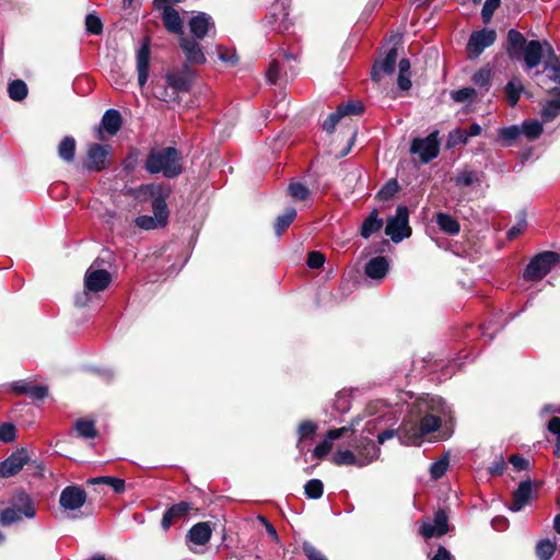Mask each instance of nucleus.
I'll list each match as a JSON object with an SVG mask.
<instances>
[{
	"instance_id": "nucleus-28",
	"label": "nucleus",
	"mask_w": 560,
	"mask_h": 560,
	"mask_svg": "<svg viewBox=\"0 0 560 560\" xmlns=\"http://www.w3.org/2000/svg\"><path fill=\"white\" fill-rule=\"evenodd\" d=\"M544 56L542 45L539 40H529L522 55L527 70L536 68Z\"/></svg>"
},
{
	"instance_id": "nucleus-14",
	"label": "nucleus",
	"mask_w": 560,
	"mask_h": 560,
	"mask_svg": "<svg viewBox=\"0 0 560 560\" xmlns=\"http://www.w3.org/2000/svg\"><path fill=\"white\" fill-rule=\"evenodd\" d=\"M30 457L25 450L12 453L0 463V478H9L19 474Z\"/></svg>"
},
{
	"instance_id": "nucleus-21",
	"label": "nucleus",
	"mask_w": 560,
	"mask_h": 560,
	"mask_svg": "<svg viewBox=\"0 0 560 560\" xmlns=\"http://www.w3.org/2000/svg\"><path fill=\"white\" fill-rule=\"evenodd\" d=\"M138 84L143 88L149 78L150 47L147 42L142 43L136 54Z\"/></svg>"
},
{
	"instance_id": "nucleus-5",
	"label": "nucleus",
	"mask_w": 560,
	"mask_h": 560,
	"mask_svg": "<svg viewBox=\"0 0 560 560\" xmlns=\"http://www.w3.org/2000/svg\"><path fill=\"white\" fill-rule=\"evenodd\" d=\"M104 259L97 258L88 268L84 275V290L74 298L77 306L83 307L91 301L93 293H98L108 288L112 282V275L101 268Z\"/></svg>"
},
{
	"instance_id": "nucleus-64",
	"label": "nucleus",
	"mask_w": 560,
	"mask_h": 560,
	"mask_svg": "<svg viewBox=\"0 0 560 560\" xmlns=\"http://www.w3.org/2000/svg\"><path fill=\"white\" fill-rule=\"evenodd\" d=\"M548 430L556 435V445L560 444V418L553 417L548 422Z\"/></svg>"
},
{
	"instance_id": "nucleus-18",
	"label": "nucleus",
	"mask_w": 560,
	"mask_h": 560,
	"mask_svg": "<svg viewBox=\"0 0 560 560\" xmlns=\"http://www.w3.org/2000/svg\"><path fill=\"white\" fill-rule=\"evenodd\" d=\"M179 46L187 62L196 65H202L206 62V56L196 38L182 36L179 39Z\"/></svg>"
},
{
	"instance_id": "nucleus-48",
	"label": "nucleus",
	"mask_w": 560,
	"mask_h": 560,
	"mask_svg": "<svg viewBox=\"0 0 560 560\" xmlns=\"http://www.w3.org/2000/svg\"><path fill=\"white\" fill-rule=\"evenodd\" d=\"M290 196L299 201L305 200L310 196V189L302 183H291L288 187Z\"/></svg>"
},
{
	"instance_id": "nucleus-30",
	"label": "nucleus",
	"mask_w": 560,
	"mask_h": 560,
	"mask_svg": "<svg viewBox=\"0 0 560 560\" xmlns=\"http://www.w3.org/2000/svg\"><path fill=\"white\" fill-rule=\"evenodd\" d=\"M162 20L165 28L173 34L183 35V22L177 10L165 5L162 9Z\"/></svg>"
},
{
	"instance_id": "nucleus-32",
	"label": "nucleus",
	"mask_w": 560,
	"mask_h": 560,
	"mask_svg": "<svg viewBox=\"0 0 560 560\" xmlns=\"http://www.w3.org/2000/svg\"><path fill=\"white\" fill-rule=\"evenodd\" d=\"M334 464L338 466L352 465L357 467H364L369 465V459H359L355 452L349 450H339L332 455Z\"/></svg>"
},
{
	"instance_id": "nucleus-9",
	"label": "nucleus",
	"mask_w": 560,
	"mask_h": 560,
	"mask_svg": "<svg viewBox=\"0 0 560 560\" xmlns=\"http://www.w3.org/2000/svg\"><path fill=\"white\" fill-rule=\"evenodd\" d=\"M438 135V131H433L425 138L413 139L410 152L418 155L423 163H429L438 156L440 151Z\"/></svg>"
},
{
	"instance_id": "nucleus-35",
	"label": "nucleus",
	"mask_w": 560,
	"mask_h": 560,
	"mask_svg": "<svg viewBox=\"0 0 560 560\" xmlns=\"http://www.w3.org/2000/svg\"><path fill=\"white\" fill-rule=\"evenodd\" d=\"M383 226V220L378 218L377 210H373L363 221L360 234L364 238H369Z\"/></svg>"
},
{
	"instance_id": "nucleus-47",
	"label": "nucleus",
	"mask_w": 560,
	"mask_h": 560,
	"mask_svg": "<svg viewBox=\"0 0 560 560\" xmlns=\"http://www.w3.org/2000/svg\"><path fill=\"white\" fill-rule=\"evenodd\" d=\"M491 69L482 68L474 73L471 81L475 85L485 89L486 91L490 88Z\"/></svg>"
},
{
	"instance_id": "nucleus-6",
	"label": "nucleus",
	"mask_w": 560,
	"mask_h": 560,
	"mask_svg": "<svg viewBox=\"0 0 560 560\" xmlns=\"http://www.w3.org/2000/svg\"><path fill=\"white\" fill-rule=\"evenodd\" d=\"M559 261V255L555 252H542L536 255L526 266L523 277L527 281H537L547 276Z\"/></svg>"
},
{
	"instance_id": "nucleus-22",
	"label": "nucleus",
	"mask_w": 560,
	"mask_h": 560,
	"mask_svg": "<svg viewBox=\"0 0 560 560\" xmlns=\"http://www.w3.org/2000/svg\"><path fill=\"white\" fill-rule=\"evenodd\" d=\"M354 450L359 459H369V465L376 460L381 453L375 442L363 435H361L354 444Z\"/></svg>"
},
{
	"instance_id": "nucleus-50",
	"label": "nucleus",
	"mask_w": 560,
	"mask_h": 560,
	"mask_svg": "<svg viewBox=\"0 0 560 560\" xmlns=\"http://www.w3.org/2000/svg\"><path fill=\"white\" fill-rule=\"evenodd\" d=\"M452 100L456 103L470 102L477 96L474 88H463L451 93Z\"/></svg>"
},
{
	"instance_id": "nucleus-63",
	"label": "nucleus",
	"mask_w": 560,
	"mask_h": 560,
	"mask_svg": "<svg viewBox=\"0 0 560 560\" xmlns=\"http://www.w3.org/2000/svg\"><path fill=\"white\" fill-rule=\"evenodd\" d=\"M325 262V256L319 252H311L307 257V266L312 269L320 268Z\"/></svg>"
},
{
	"instance_id": "nucleus-11",
	"label": "nucleus",
	"mask_w": 560,
	"mask_h": 560,
	"mask_svg": "<svg viewBox=\"0 0 560 560\" xmlns=\"http://www.w3.org/2000/svg\"><path fill=\"white\" fill-rule=\"evenodd\" d=\"M153 215H139L136 219V225L142 230H154L159 228H164L167 224L168 220V209L167 205H162L158 202L152 207Z\"/></svg>"
},
{
	"instance_id": "nucleus-1",
	"label": "nucleus",
	"mask_w": 560,
	"mask_h": 560,
	"mask_svg": "<svg viewBox=\"0 0 560 560\" xmlns=\"http://www.w3.org/2000/svg\"><path fill=\"white\" fill-rule=\"evenodd\" d=\"M411 417L417 421L411 428V442L436 431L441 423L452 418V410L445 400L439 396L424 394L417 398L410 409Z\"/></svg>"
},
{
	"instance_id": "nucleus-2",
	"label": "nucleus",
	"mask_w": 560,
	"mask_h": 560,
	"mask_svg": "<svg viewBox=\"0 0 560 560\" xmlns=\"http://www.w3.org/2000/svg\"><path fill=\"white\" fill-rule=\"evenodd\" d=\"M196 71L188 65L168 70L165 75V84L154 86V95L166 103L176 102L178 95L190 91Z\"/></svg>"
},
{
	"instance_id": "nucleus-62",
	"label": "nucleus",
	"mask_w": 560,
	"mask_h": 560,
	"mask_svg": "<svg viewBox=\"0 0 560 560\" xmlns=\"http://www.w3.org/2000/svg\"><path fill=\"white\" fill-rule=\"evenodd\" d=\"M527 222L524 217L518 219L515 225H513L511 229H509L506 236L509 240H513L517 237L520 234H522L526 229Z\"/></svg>"
},
{
	"instance_id": "nucleus-45",
	"label": "nucleus",
	"mask_w": 560,
	"mask_h": 560,
	"mask_svg": "<svg viewBox=\"0 0 560 560\" xmlns=\"http://www.w3.org/2000/svg\"><path fill=\"white\" fill-rule=\"evenodd\" d=\"M304 493L308 499L317 500L324 493V485L319 479H311L304 486Z\"/></svg>"
},
{
	"instance_id": "nucleus-8",
	"label": "nucleus",
	"mask_w": 560,
	"mask_h": 560,
	"mask_svg": "<svg viewBox=\"0 0 560 560\" xmlns=\"http://www.w3.org/2000/svg\"><path fill=\"white\" fill-rule=\"evenodd\" d=\"M497 32L492 28H482L470 34L466 50L469 59L478 58L486 48L494 44Z\"/></svg>"
},
{
	"instance_id": "nucleus-3",
	"label": "nucleus",
	"mask_w": 560,
	"mask_h": 560,
	"mask_svg": "<svg viewBox=\"0 0 560 560\" xmlns=\"http://www.w3.org/2000/svg\"><path fill=\"white\" fill-rule=\"evenodd\" d=\"M143 167L151 175L161 173L166 178H175L183 173L182 154L174 147L151 149Z\"/></svg>"
},
{
	"instance_id": "nucleus-33",
	"label": "nucleus",
	"mask_w": 560,
	"mask_h": 560,
	"mask_svg": "<svg viewBox=\"0 0 560 560\" xmlns=\"http://www.w3.org/2000/svg\"><path fill=\"white\" fill-rule=\"evenodd\" d=\"M121 115L117 109H107L102 117V126L110 136L116 135L121 127Z\"/></svg>"
},
{
	"instance_id": "nucleus-4",
	"label": "nucleus",
	"mask_w": 560,
	"mask_h": 560,
	"mask_svg": "<svg viewBox=\"0 0 560 560\" xmlns=\"http://www.w3.org/2000/svg\"><path fill=\"white\" fill-rule=\"evenodd\" d=\"M36 513L33 498L24 490L16 489L8 499L7 506L0 512V524L8 527L25 518L32 520Z\"/></svg>"
},
{
	"instance_id": "nucleus-12",
	"label": "nucleus",
	"mask_w": 560,
	"mask_h": 560,
	"mask_svg": "<svg viewBox=\"0 0 560 560\" xmlns=\"http://www.w3.org/2000/svg\"><path fill=\"white\" fill-rule=\"evenodd\" d=\"M85 501L86 492L79 486H67L60 492L59 504L66 511H77L84 505Z\"/></svg>"
},
{
	"instance_id": "nucleus-46",
	"label": "nucleus",
	"mask_w": 560,
	"mask_h": 560,
	"mask_svg": "<svg viewBox=\"0 0 560 560\" xmlns=\"http://www.w3.org/2000/svg\"><path fill=\"white\" fill-rule=\"evenodd\" d=\"M399 185L397 179L392 178L387 180L383 187L377 191L376 197L380 200L387 201L392 199L398 191Z\"/></svg>"
},
{
	"instance_id": "nucleus-57",
	"label": "nucleus",
	"mask_w": 560,
	"mask_h": 560,
	"mask_svg": "<svg viewBox=\"0 0 560 560\" xmlns=\"http://www.w3.org/2000/svg\"><path fill=\"white\" fill-rule=\"evenodd\" d=\"M302 550L308 560H327V558L308 541H303Z\"/></svg>"
},
{
	"instance_id": "nucleus-36",
	"label": "nucleus",
	"mask_w": 560,
	"mask_h": 560,
	"mask_svg": "<svg viewBox=\"0 0 560 560\" xmlns=\"http://www.w3.org/2000/svg\"><path fill=\"white\" fill-rule=\"evenodd\" d=\"M317 430H318V425L313 420H304V421L300 422V424L298 425V429H296V434H298L296 447L302 450L303 442L307 439H313V436L316 434Z\"/></svg>"
},
{
	"instance_id": "nucleus-38",
	"label": "nucleus",
	"mask_w": 560,
	"mask_h": 560,
	"mask_svg": "<svg viewBox=\"0 0 560 560\" xmlns=\"http://www.w3.org/2000/svg\"><path fill=\"white\" fill-rule=\"evenodd\" d=\"M508 102L511 106H515L524 91V86L518 78H512L504 88Z\"/></svg>"
},
{
	"instance_id": "nucleus-61",
	"label": "nucleus",
	"mask_w": 560,
	"mask_h": 560,
	"mask_svg": "<svg viewBox=\"0 0 560 560\" xmlns=\"http://www.w3.org/2000/svg\"><path fill=\"white\" fill-rule=\"evenodd\" d=\"M475 180V173L471 171H465L456 176L455 184L456 186L470 187Z\"/></svg>"
},
{
	"instance_id": "nucleus-27",
	"label": "nucleus",
	"mask_w": 560,
	"mask_h": 560,
	"mask_svg": "<svg viewBox=\"0 0 560 560\" xmlns=\"http://www.w3.org/2000/svg\"><path fill=\"white\" fill-rule=\"evenodd\" d=\"M389 269L388 260L384 256L371 258L364 267L365 275L374 280H382L386 277Z\"/></svg>"
},
{
	"instance_id": "nucleus-60",
	"label": "nucleus",
	"mask_w": 560,
	"mask_h": 560,
	"mask_svg": "<svg viewBox=\"0 0 560 560\" xmlns=\"http://www.w3.org/2000/svg\"><path fill=\"white\" fill-rule=\"evenodd\" d=\"M138 164V151L130 152L122 162L124 171L129 175L132 174Z\"/></svg>"
},
{
	"instance_id": "nucleus-26",
	"label": "nucleus",
	"mask_w": 560,
	"mask_h": 560,
	"mask_svg": "<svg viewBox=\"0 0 560 560\" xmlns=\"http://www.w3.org/2000/svg\"><path fill=\"white\" fill-rule=\"evenodd\" d=\"M191 509V504L186 501L173 504L163 514L161 521L162 528L167 530L175 521L184 517Z\"/></svg>"
},
{
	"instance_id": "nucleus-55",
	"label": "nucleus",
	"mask_w": 560,
	"mask_h": 560,
	"mask_svg": "<svg viewBox=\"0 0 560 560\" xmlns=\"http://www.w3.org/2000/svg\"><path fill=\"white\" fill-rule=\"evenodd\" d=\"M337 108L338 110H341V115L345 117L362 113L363 105L361 102L349 101L347 103H341Z\"/></svg>"
},
{
	"instance_id": "nucleus-51",
	"label": "nucleus",
	"mask_w": 560,
	"mask_h": 560,
	"mask_svg": "<svg viewBox=\"0 0 560 560\" xmlns=\"http://www.w3.org/2000/svg\"><path fill=\"white\" fill-rule=\"evenodd\" d=\"M468 141V138L466 136V132L464 129L456 128L450 131L447 137L446 145L447 148H454L459 144H466Z\"/></svg>"
},
{
	"instance_id": "nucleus-16",
	"label": "nucleus",
	"mask_w": 560,
	"mask_h": 560,
	"mask_svg": "<svg viewBox=\"0 0 560 560\" xmlns=\"http://www.w3.org/2000/svg\"><path fill=\"white\" fill-rule=\"evenodd\" d=\"M188 26L194 38L203 39L210 31L214 30V21L208 13L197 12L190 19Z\"/></svg>"
},
{
	"instance_id": "nucleus-24",
	"label": "nucleus",
	"mask_w": 560,
	"mask_h": 560,
	"mask_svg": "<svg viewBox=\"0 0 560 560\" xmlns=\"http://www.w3.org/2000/svg\"><path fill=\"white\" fill-rule=\"evenodd\" d=\"M548 93L551 97L545 103L540 113L544 122L552 121L560 114V88H550Z\"/></svg>"
},
{
	"instance_id": "nucleus-7",
	"label": "nucleus",
	"mask_w": 560,
	"mask_h": 560,
	"mask_svg": "<svg viewBox=\"0 0 560 560\" xmlns=\"http://www.w3.org/2000/svg\"><path fill=\"white\" fill-rule=\"evenodd\" d=\"M385 234L388 235L394 243H399L410 236L409 211L406 206H398L395 214L387 219Z\"/></svg>"
},
{
	"instance_id": "nucleus-44",
	"label": "nucleus",
	"mask_w": 560,
	"mask_h": 560,
	"mask_svg": "<svg viewBox=\"0 0 560 560\" xmlns=\"http://www.w3.org/2000/svg\"><path fill=\"white\" fill-rule=\"evenodd\" d=\"M556 551V545L549 539H542L537 542L536 555L539 560H550Z\"/></svg>"
},
{
	"instance_id": "nucleus-40",
	"label": "nucleus",
	"mask_w": 560,
	"mask_h": 560,
	"mask_svg": "<svg viewBox=\"0 0 560 560\" xmlns=\"http://www.w3.org/2000/svg\"><path fill=\"white\" fill-rule=\"evenodd\" d=\"M74 429L82 439H94L97 436L95 423L92 420L79 419L75 421Z\"/></svg>"
},
{
	"instance_id": "nucleus-42",
	"label": "nucleus",
	"mask_w": 560,
	"mask_h": 560,
	"mask_svg": "<svg viewBox=\"0 0 560 560\" xmlns=\"http://www.w3.org/2000/svg\"><path fill=\"white\" fill-rule=\"evenodd\" d=\"M91 485H101L104 483L106 486H110L116 493H122L126 489L125 480L110 476H102L95 477L89 480Z\"/></svg>"
},
{
	"instance_id": "nucleus-13",
	"label": "nucleus",
	"mask_w": 560,
	"mask_h": 560,
	"mask_svg": "<svg viewBox=\"0 0 560 560\" xmlns=\"http://www.w3.org/2000/svg\"><path fill=\"white\" fill-rule=\"evenodd\" d=\"M171 186L160 183H150V184H143L139 186L137 189V197L152 199V207L156 205L158 202H161L162 205H166V199L171 195Z\"/></svg>"
},
{
	"instance_id": "nucleus-17",
	"label": "nucleus",
	"mask_w": 560,
	"mask_h": 560,
	"mask_svg": "<svg viewBox=\"0 0 560 560\" xmlns=\"http://www.w3.org/2000/svg\"><path fill=\"white\" fill-rule=\"evenodd\" d=\"M448 530V516L444 510H439L434 514L433 523H424L420 533L424 538L443 536Z\"/></svg>"
},
{
	"instance_id": "nucleus-19",
	"label": "nucleus",
	"mask_w": 560,
	"mask_h": 560,
	"mask_svg": "<svg viewBox=\"0 0 560 560\" xmlns=\"http://www.w3.org/2000/svg\"><path fill=\"white\" fill-rule=\"evenodd\" d=\"M348 430H349L348 427L329 430L326 433L324 441H322L319 444H317L315 446V448L313 450V454H312L313 458H316V459L325 458L332 448V442L335 440H338L341 436H343Z\"/></svg>"
},
{
	"instance_id": "nucleus-53",
	"label": "nucleus",
	"mask_w": 560,
	"mask_h": 560,
	"mask_svg": "<svg viewBox=\"0 0 560 560\" xmlns=\"http://www.w3.org/2000/svg\"><path fill=\"white\" fill-rule=\"evenodd\" d=\"M85 27L90 34L100 35L103 32V23L95 14H88L85 16Z\"/></svg>"
},
{
	"instance_id": "nucleus-56",
	"label": "nucleus",
	"mask_w": 560,
	"mask_h": 560,
	"mask_svg": "<svg viewBox=\"0 0 560 560\" xmlns=\"http://www.w3.org/2000/svg\"><path fill=\"white\" fill-rule=\"evenodd\" d=\"M343 116L341 115V110H338V108L331 113L323 122V129L328 132L332 133L336 129L337 124Z\"/></svg>"
},
{
	"instance_id": "nucleus-20",
	"label": "nucleus",
	"mask_w": 560,
	"mask_h": 560,
	"mask_svg": "<svg viewBox=\"0 0 560 560\" xmlns=\"http://www.w3.org/2000/svg\"><path fill=\"white\" fill-rule=\"evenodd\" d=\"M533 493V481L527 479L520 482L516 490L513 492L512 502L509 509L512 512L521 511L530 500Z\"/></svg>"
},
{
	"instance_id": "nucleus-52",
	"label": "nucleus",
	"mask_w": 560,
	"mask_h": 560,
	"mask_svg": "<svg viewBox=\"0 0 560 560\" xmlns=\"http://www.w3.org/2000/svg\"><path fill=\"white\" fill-rule=\"evenodd\" d=\"M521 135H522L521 128H520V126H516V125H513L510 127H504L499 130L500 139L505 141L508 144H511Z\"/></svg>"
},
{
	"instance_id": "nucleus-58",
	"label": "nucleus",
	"mask_w": 560,
	"mask_h": 560,
	"mask_svg": "<svg viewBox=\"0 0 560 560\" xmlns=\"http://www.w3.org/2000/svg\"><path fill=\"white\" fill-rule=\"evenodd\" d=\"M500 2H501V0H486L485 1L482 10H481V15H482L483 22L488 23L491 20L494 11L500 5Z\"/></svg>"
},
{
	"instance_id": "nucleus-23",
	"label": "nucleus",
	"mask_w": 560,
	"mask_h": 560,
	"mask_svg": "<svg viewBox=\"0 0 560 560\" xmlns=\"http://www.w3.org/2000/svg\"><path fill=\"white\" fill-rule=\"evenodd\" d=\"M527 44L528 42L521 32L514 28L508 32L506 52L511 59L520 60Z\"/></svg>"
},
{
	"instance_id": "nucleus-31",
	"label": "nucleus",
	"mask_w": 560,
	"mask_h": 560,
	"mask_svg": "<svg viewBox=\"0 0 560 560\" xmlns=\"http://www.w3.org/2000/svg\"><path fill=\"white\" fill-rule=\"evenodd\" d=\"M278 18H281L278 26L280 32L288 31L292 26L293 23L289 19V11L284 4L273 5L265 21L271 26L277 22Z\"/></svg>"
},
{
	"instance_id": "nucleus-10",
	"label": "nucleus",
	"mask_w": 560,
	"mask_h": 560,
	"mask_svg": "<svg viewBox=\"0 0 560 560\" xmlns=\"http://www.w3.org/2000/svg\"><path fill=\"white\" fill-rule=\"evenodd\" d=\"M110 153L108 144L92 143L88 147L83 167L89 172H101L107 165V156Z\"/></svg>"
},
{
	"instance_id": "nucleus-41",
	"label": "nucleus",
	"mask_w": 560,
	"mask_h": 560,
	"mask_svg": "<svg viewBox=\"0 0 560 560\" xmlns=\"http://www.w3.org/2000/svg\"><path fill=\"white\" fill-rule=\"evenodd\" d=\"M295 218L296 210L293 207L287 208L282 214L278 215L275 222L277 235H281L283 231L291 225Z\"/></svg>"
},
{
	"instance_id": "nucleus-37",
	"label": "nucleus",
	"mask_w": 560,
	"mask_h": 560,
	"mask_svg": "<svg viewBox=\"0 0 560 560\" xmlns=\"http://www.w3.org/2000/svg\"><path fill=\"white\" fill-rule=\"evenodd\" d=\"M58 155L66 163H72L75 156V140L73 137H65L58 145Z\"/></svg>"
},
{
	"instance_id": "nucleus-54",
	"label": "nucleus",
	"mask_w": 560,
	"mask_h": 560,
	"mask_svg": "<svg viewBox=\"0 0 560 560\" xmlns=\"http://www.w3.org/2000/svg\"><path fill=\"white\" fill-rule=\"evenodd\" d=\"M16 438V429L14 424L10 422H3L0 424V442L11 443Z\"/></svg>"
},
{
	"instance_id": "nucleus-49",
	"label": "nucleus",
	"mask_w": 560,
	"mask_h": 560,
	"mask_svg": "<svg viewBox=\"0 0 560 560\" xmlns=\"http://www.w3.org/2000/svg\"><path fill=\"white\" fill-rule=\"evenodd\" d=\"M448 468V457L443 456L430 466V475L434 480L440 479Z\"/></svg>"
},
{
	"instance_id": "nucleus-15",
	"label": "nucleus",
	"mask_w": 560,
	"mask_h": 560,
	"mask_svg": "<svg viewBox=\"0 0 560 560\" xmlns=\"http://www.w3.org/2000/svg\"><path fill=\"white\" fill-rule=\"evenodd\" d=\"M397 49L390 48L382 60H376L371 70V79L380 82L383 75L393 74L396 69Z\"/></svg>"
},
{
	"instance_id": "nucleus-39",
	"label": "nucleus",
	"mask_w": 560,
	"mask_h": 560,
	"mask_svg": "<svg viewBox=\"0 0 560 560\" xmlns=\"http://www.w3.org/2000/svg\"><path fill=\"white\" fill-rule=\"evenodd\" d=\"M8 93L11 100L21 102L26 98L28 89L23 80L16 79L9 83Z\"/></svg>"
},
{
	"instance_id": "nucleus-29",
	"label": "nucleus",
	"mask_w": 560,
	"mask_h": 560,
	"mask_svg": "<svg viewBox=\"0 0 560 560\" xmlns=\"http://www.w3.org/2000/svg\"><path fill=\"white\" fill-rule=\"evenodd\" d=\"M16 394H25L36 400H42L48 395V388L43 385H33L31 382L18 381L12 385Z\"/></svg>"
},
{
	"instance_id": "nucleus-34",
	"label": "nucleus",
	"mask_w": 560,
	"mask_h": 560,
	"mask_svg": "<svg viewBox=\"0 0 560 560\" xmlns=\"http://www.w3.org/2000/svg\"><path fill=\"white\" fill-rule=\"evenodd\" d=\"M436 224L446 234L456 235L460 231L458 221L448 213L439 212L436 214Z\"/></svg>"
},
{
	"instance_id": "nucleus-25",
	"label": "nucleus",
	"mask_w": 560,
	"mask_h": 560,
	"mask_svg": "<svg viewBox=\"0 0 560 560\" xmlns=\"http://www.w3.org/2000/svg\"><path fill=\"white\" fill-rule=\"evenodd\" d=\"M212 536V528L208 522H199L191 526L186 535V539L195 545L203 546L208 544Z\"/></svg>"
},
{
	"instance_id": "nucleus-43",
	"label": "nucleus",
	"mask_w": 560,
	"mask_h": 560,
	"mask_svg": "<svg viewBox=\"0 0 560 560\" xmlns=\"http://www.w3.org/2000/svg\"><path fill=\"white\" fill-rule=\"evenodd\" d=\"M520 128L528 140H535L542 133V124L538 120H525Z\"/></svg>"
},
{
	"instance_id": "nucleus-59",
	"label": "nucleus",
	"mask_w": 560,
	"mask_h": 560,
	"mask_svg": "<svg viewBox=\"0 0 560 560\" xmlns=\"http://www.w3.org/2000/svg\"><path fill=\"white\" fill-rule=\"evenodd\" d=\"M544 73H546V78L560 85V67L552 65L550 62H546L544 66Z\"/></svg>"
}]
</instances>
